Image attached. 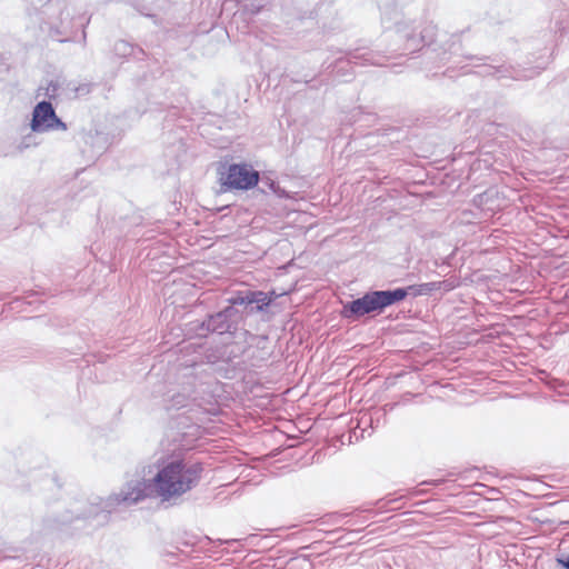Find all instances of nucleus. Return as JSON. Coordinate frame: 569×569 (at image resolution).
I'll return each mask as SVG.
<instances>
[{
    "label": "nucleus",
    "instance_id": "f257e3e1",
    "mask_svg": "<svg viewBox=\"0 0 569 569\" xmlns=\"http://www.w3.org/2000/svg\"><path fill=\"white\" fill-rule=\"evenodd\" d=\"M156 473L149 479L128 481L119 493L97 498L83 509H68L52 520L56 527L83 522V527L99 528L107 525L111 513L120 505L131 506L147 498L159 499L161 503L177 506L187 492L201 481L204 466L199 461H188L182 457H160L156 462Z\"/></svg>",
    "mask_w": 569,
    "mask_h": 569
},
{
    "label": "nucleus",
    "instance_id": "f03ea898",
    "mask_svg": "<svg viewBox=\"0 0 569 569\" xmlns=\"http://www.w3.org/2000/svg\"><path fill=\"white\" fill-rule=\"evenodd\" d=\"M457 40L456 34L440 33L437 24L425 16H415L407 23L398 24L393 51L419 59L421 70L437 76V70L458 53Z\"/></svg>",
    "mask_w": 569,
    "mask_h": 569
},
{
    "label": "nucleus",
    "instance_id": "7ed1b4c3",
    "mask_svg": "<svg viewBox=\"0 0 569 569\" xmlns=\"http://www.w3.org/2000/svg\"><path fill=\"white\" fill-rule=\"evenodd\" d=\"M553 18L555 29L547 27L539 30L537 37L525 40L519 48L511 40L505 44V59L500 61V80H528L547 69L551 61L556 33L562 34L569 30V9L559 10Z\"/></svg>",
    "mask_w": 569,
    "mask_h": 569
},
{
    "label": "nucleus",
    "instance_id": "20e7f679",
    "mask_svg": "<svg viewBox=\"0 0 569 569\" xmlns=\"http://www.w3.org/2000/svg\"><path fill=\"white\" fill-rule=\"evenodd\" d=\"M188 332L199 338L217 335L223 337L226 340H246L247 337L257 339V346L261 350V356L259 358H256L254 355L249 356L251 366L253 367H258L259 362L268 360L271 356V351L266 350L264 347L268 342V337H256L247 330L241 320L240 312H238L232 303H228L220 310L208 312L201 320L189 322Z\"/></svg>",
    "mask_w": 569,
    "mask_h": 569
},
{
    "label": "nucleus",
    "instance_id": "39448f33",
    "mask_svg": "<svg viewBox=\"0 0 569 569\" xmlns=\"http://www.w3.org/2000/svg\"><path fill=\"white\" fill-rule=\"evenodd\" d=\"M219 193L247 192L260 182V172L249 162H230L227 159L216 163Z\"/></svg>",
    "mask_w": 569,
    "mask_h": 569
},
{
    "label": "nucleus",
    "instance_id": "423d86ee",
    "mask_svg": "<svg viewBox=\"0 0 569 569\" xmlns=\"http://www.w3.org/2000/svg\"><path fill=\"white\" fill-rule=\"evenodd\" d=\"M383 56L367 48L348 50L332 62L322 63V73L333 81L349 82L353 79V66H383Z\"/></svg>",
    "mask_w": 569,
    "mask_h": 569
},
{
    "label": "nucleus",
    "instance_id": "0eeeda50",
    "mask_svg": "<svg viewBox=\"0 0 569 569\" xmlns=\"http://www.w3.org/2000/svg\"><path fill=\"white\" fill-rule=\"evenodd\" d=\"M412 4L417 9L425 11L423 0H379L381 24L385 29H395L398 32V24L407 23L411 18L413 10Z\"/></svg>",
    "mask_w": 569,
    "mask_h": 569
},
{
    "label": "nucleus",
    "instance_id": "6e6552de",
    "mask_svg": "<svg viewBox=\"0 0 569 569\" xmlns=\"http://www.w3.org/2000/svg\"><path fill=\"white\" fill-rule=\"evenodd\" d=\"M264 299V291L246 288L232 292L227 301L240 312L241 320L244 322L248 317L261 315L263 319L269 313L268 302Z\"/></svg>",
    "mask_w": 569,
    "mask_h": 569
},
{
    "label": "nucleus",
    "instance_id": "1a4fd4ad",
    "mask_svg": "<svg viewBox=\"0 0 569 569\" xmlns=\"http://www.w3.org/2000/svg\"><path fill=\"white\" fill-rule=\"evenodd\" d=\"M30 129L34 133L66 131L67 123L58 117L51 101H39L32 109Z\"/></svg>",
    "mask_w": 569,
    "mask_h": 569
},
{
    "label": "nucleus",
    "instance_id": "9d476101",
    "mask_svg": "<svg viewBox=\"0 0 569 569\" xmlns=\"http://www.w3.org/2000/svg\"><path fill=\"white\" fill-rule=\"evenodd\" d=\"M383 313L377 298L376 290H369L361 297L343 302L340 316L351 321L359 320L368 315L379 316Z\"/></svg>",
    "mask_w": 569,
    "mask_h": 569
},
{
    "label": "nucleus",
    "instance_id": "9b49d317",
    "mask_svg": "<svg viewBox=\"0 0 569 569\" xmlns=\"http://www.w3.org/2000/svg\"><path fill=\"white\" fill-rule=\"evenodd\" d=\"M112 52L116 58H119L122 61L133 60L137 62H142L148 59V54L143 48L123 39L117 40L114 42Z\"/></svg>",
    "mask_w": 569,
    "mask_h": 569
},
{
    "label": "nucleus",
    "instance_id": "f8f14e48",
    "mask_svg": "<svg viewBox=\"0 0 569 569\" xmlns=\"http://www.w3.org/2000/svg\"><path fill=\"white\" fill-rule=\"evenodd\" d=\"M198 392L196 390V378L192 377L187 382V387H183V391L172 395L170 399V408L181 409L189 407L191 402L197 401Z\"/></svg>",
    "mask_w": 569,
    "mask_h": 569
},
{
    "label": "nucleus",
    "instance_id": "ddd939ff",
    "mask_svg": "<svg viewBox=\"0 0 569 569\" xmlns=\"http://www.w3.org/2000/svg\"><path fill=\"white\" fill-rule=\"evenodd\" d=\"M520 322L519 318H510L508 316L500 315V355L506 352L503 348L512 349L516 343V339L512 337V333L509 331V327L513 326V322ZM500 367H503L502 358L500 357Z\"/></svg>",
    "mask_w": 569,
    "mask_h": 569
},
{
    "label": "nucleus",
    "instance_id": "4468645a",
    "mask_svg": "<svg viewBox=\"0 0 569 569\" xmlns=\"http://www.w3.org/2000/svg\"><path fill=\"white\" fill-rule=\"evenodd\" d=\"M516 141L513 139L507 140L506 142L500 141V180L502 179L501 174L507 173L502 168L513 169L516 167V162L518 161V153L513 149Z\"/></svg>",
    "mask_w": 569,
    "mask_h": 569
},
{
    "label": "nucleus",
    "instance_id": "2eb2a0df",
    "mask_svg": "<svg viewBox=\"0 0 569 569\" xmlns=\"http://www.w3.org/2000/svg\"><path fill=\"white\" fill-rule=\"evenodd\" d=\"M87 146H90V150H83V152H90L91 158H98L107 150V137L104 133L96 131L94 133H88L84 138Z\"/></svg>",
    "mask_w": 569,
    "mask_h": 569
},
{
    "label": "nucleus",
    "instance_id": "dca6fc26",
    "mask_svg": "<svg viewBox=\"0 0 569 569\" xmlns=\"http://www.w3.org/2000/svg\"><path fill=\"white\" fill-rule=\"evenodd\" d=\"M281 559L282 558H278L273 563L276 569H315L310 558L305 555H296L284 561Z\"/></svg>",
    "mask_w": 569,
    "mask_h": 569
},
{
    "label": "nucleus",
    "instance_id": "f3484780",
    "mask_svg": "<svg viewBox=\"0 0 569 569\" xmlns=\"http://www.w3.org/2000/svg\"><path fill=\"white\" fill-rule=\"evenodd\" d=\"M260 193H273L280 199H290L288 191L280 187L279 182L269 176H260V182L256 187Z\"/></svg>",
    "mask_w": 569,
    "mask_h": 569
},
{
    "label": "nucleus",
    "instance_id": "a211bd4d",
    "mask_svg": "<svg viewBox=\"0 0 569 569\" xmlns=\"http://www.w3.org/2000/svg\"><path fill=\"white\" fill-rule=\"evenodd\" d=\"M376 291L382 312H385L387 308L405 301L400 287Z\"/></svg>",
    "mask_w": 569,
    "mask_h": 569
},
{
    "label": "nucleus",
    "instance_id": "6ab92c4d",
    "mask_svg": "<svg viewBox=\"0 0 569 569\" xmlns=\"http://www.w3.org/2000/svg\"><path fill=\"white\" fill-rule=\"evenodd\" d=\"M375 431V427L372 426V418L369 417L367 411L360 412L357 418V425L353 428L350 440L355 438L358 440L359 438H365V433L367 432L370 436Z\"/></svg>",
    "mask_w": 569,
    "mask_h": 569
},
{
    "label": "nucleus",
    "instance_id": "aec40b11",
    "mask_svg": "<svg viewBox=\"0 0 569 569\" xmlns=\"http://www.w3.org/2000/svg\"><path fill=\"white\" fill-rule=\"evenodd\" d=\"M498 196V189L490 188L481 194H478L475 201L483 209L496 212L498 206L495 203V197Z\"/></svg>",
    "mask_w": 569,
    "mask_h": 569
},
{
    "label": "nucleus",
    "instance_id": "412c9836",
    "mask_svg": "<svg viewBox=\"0 0 569 569\" xmlns=\"http://www.w3.org/2000/svg\"><path fill=\"white\" fill-rule=\"evenodd\" d=\"M498 136V123L496 121H489L485 123L479 132V139L483 143L495 142Z\"/></svg>",
    "mask_w": 569,
    "mask_h": 569
},
{
    "label": "nucleus",
    "instance_id": "4be33fe9",
    "mask_svg": "<svg viewBox=\"0 0 569 569\" xmlns=\"http://www.w3.org/2000/svg\"><path fill=\"white\" fill-rule=\"evenodd\" d=\"M61 88V84L58 80H50L48 82V86L44 88V97L46 99H43L42 101H57V99L59 98V90Z\"/></svg>",
    "mask_w": 569,
    "mask_h": 569
},
{
    "label": "nucleus",
    "instance_id": "5701e85b",
    "mask_svg": "<svg viewBox=\"0 0 569 569\" xmlns=\"http://www.w3.org/2000/svg\"><path fill=\"white\" fill-rule=\"evenodd\" d=\"M37 133L30 132L21 137L20 141L16 144V150L18 152H23L24 150L36 147L39 142L37 141Z\"/></svg>",
    "mask_w": 569,
    "mask_h": 569
},
{
    "label": "nucleus",
    "instance_id": "b1692460",
    "mask_svg": "<svg viewBox=\"0 0 569 569\" xmlns=\"http://www.w3.org/2000/svg\"><path fill=\"white\" fill-rule=\"evenodd\" d=\"M367 412L369 417L372 418V426L375 427V430L386 425V409L371 408L370 410H367Z\"/></svg>",
    "mask_w": 569,
    "mask_h": 569
},
{
    "label": "nucleus",
    "instance_id": "393cba45",
    "mask_svg": "<svg viewBox=\"0 0 569 569\" xmlns=\"http://www.w3.org/2000/svg\"><path fill=\"white\" fill-rule=\"evenodd\" d=\"M126 232H127L126 226L121 224L120 227H118V226H116V221H113L111 226H108L103 230V233L108 238H113V239H117V240H119L123 234H126Z\"/></svg>",
    "mask_w": 569,
    "mask_h": 569
},
{
    "label": "nucleus",
    "instance_id": "a878e982",
    "mask_svg": "<svg viewBox=\"0 0 569 569\" xmlns=\"http://www.w3.org/2000/svg\"><path fill=\"white\" fill-rule=\"evenodd\" d=\"M400 290L402 291L403 300H406L408 297L417 298V297L423 296L422 290L420 288V283L400 287Z\"/></svg>",
    "mask_w": 569,
    "mask_h": 569
},
{
    "label": "nucleus",
    "instance_id": "bb28decb",
    "mask_svg": "<svg viewBox=\"0 0 569 569\" xmlns=\"http://www.w3.org/2000/svg\"><path fill=\"white\" fill-rule=\"evenodd\" d=\"M442 284H443V282L431 281V282L420 283V288L422 290L423 296H429L433 291L441 290Z\"/></svg>",
    "mask_w": 569,
    "mask_h": 569
},
{
    "label": "nucleus",
    "instance_id": "cd10ccee",
    "mask_svg": "<svg viewBox=\"0 0 569 569\" xmlns=\"http://www.w3.org/2000/svg\"><path fill=\"white\" fill-rule=\"evenodd\" d=\"M49 34L52 39H54L59 42L69 41V37H67V32L64 30H61L59 27L51 26Z\"/></svg>",
    "mask_w": 569,
    "mask_h": 569
},
{
    "label": "nucleus",
    "instance_id": "c85d7f7f",
    "mask_svg": "<svg viewBox=\"0 0 569 569\" xmlns=\"http://www.w3.org/2000/svg\"><path fill=\"white\" fill-rule=\"evenodd\" d=\"M403 495H399L398 492L389 493L383 499L379 501L380 508H386L388 505H391L396 501H399L403 498Z\"/></svg>",
    "mask_w": 569,
    "mask_h": 569
},
{
    "label": "nucleus",
    "instance_id": "c756f323",
    "mask_svg": "<svg viewBox=\"0 0 569 569\" xmlns=\"http://www.w3.org/2000/svg\"><path fill=\"white\" fill-rule=\"evenodd\" d=\"M286 292L278 293L274 289H271L269 291H264V301L268 302V311L270 310V307L274 303V301L282 297Z\"/></svg>",
    "mask_w": 569,
    "mask_h": 569
},
{
    "label": "nucleus",
    "instance_id": "7c9ffc66",
    "mask_svg": "<svg viewBox=\"0 0 569 569\" xmlns=\"http://www.w3.org/2000/svg\"><path fill=\"white\" fill-rule=\"evenodd\" d=\"M68 89L71 90L73 92V97H78L79 94H86V93H89V86L88 84H82V86H72L71 87V83H68Z\"/></svg>",
    "mask_w": 569,
    "mask_h": 569
},
{
    "label": "nucleus",
    "instance_id": "2f4dec72",
    "mask_svg": "<svg viewBox=\"0 0 569 569\" xmlns=\"http://www.w3.org/2000/svg\"><path fill=\"white\" fill-rule=\"evenodd\" d=\"M557 563L565 569H569V552L567 555H561L556 559Z\"/></svg>",
    "mask_w": 569,
    "mask_h": 569
},
{
    "label": "nucleus",
    "instance_id": "473e14b6",
    "mask_svg": "<svg viewBox=\"0 0 569 569\" xmlns=\"http://www.w3.org/2000/svg\"><path fill=\"white\" fill-rule=\"evenodd\" d=\"M72 200H73V198H71V199H64L63 201H61V199L59 198V199H58V203H57V209H62V210H64V207H66L67 202H68V201H72ZM50 210H56V208H51Z\"/></svg>",
    "mask_w": 569,
    "mask_h": 569
},
{
    "label": "nucleus",
    "instance_id": "72a5a7b5",
    "mask_svg": "<svg viewBox=\"0 0 569 569\" xmlns=\"http://www.w3.org/2000/svg\"><path fill=\"white\" fill-rule=\"evenodd\" d=\"M396 406H397V403L389 402V403L383 405L379 409H386V415H387L389 411H392Z\"/></svg>",
    "mask_w": 569,
    "mask_h": 569
},
{
    "label": "nucleus",
    "instance_id": "f704fd0d",
    "mask_svg": "<svg viewBox=\"0 0 569 569\" xmlns=\"http://www.w3.org/2000/svg\"><path fill=\"white\" fill-rule=\"evenodd\" d=\"M442 282H443V284H442L441 289H443V291H450L453 289V284L451 282H449L447 280H445Z\"/></svg>",
    "mask_w": 569,
    "mask_h": 569
},
{
    "label": "nucleus",
    "instance_id": "c9c22d12",
    "mask_svg": "<svg viewBox=\"0 0 569 569\" xmlns=\"http://www.w3.org/2000/svg\"><path fill=\"white\" fill-rule=\"evenodd\" d=\"M139 12H140L142 16L148 17V18H152V19H154V18L157 17V16H156L154 13H152V12L144 11V10H140V9H139Z\"/></svg>",
    "mask_w": 569,
    "mask_h": 569
},
{
    "label": "nucleus",
    "instance_id": "e433bc0d",
    "mask_svg": "<svg viewBox=\"0 0 569 569\" xmlns=\"http://www.w3.org/2000/svg\"><path fill=\"white\" fill-rule=\"evenodd\" d=\"M499 521H500V528H501L502 527L501 526L502 522H511V519L510 518H506V517H500Z\"/></svg>",
    "mask_w": 569,
    "mask_h": 569
},
{
    "label": "nucleus",
    "instance_id": "4c0bfd02",
    "mask_svg": "<svg viewBox=\"0 0 569 569\" xmlns=\"http://www.w3.org/2000/svg\"><path fill=\"white\" fill-rule=\"evenodd\" d=\"M496 71H497V68H496V67H489V68L487 69V74H493Z\"/></svg>",
    "mask_w": 569,
    "mask_h": 569
},
{
    "label": "nucleus",
    "instance_id": "58836bf2",
    "mask_svg": "<svg viewBox=\"0 0 569 569\" xmlns=\"http://www.w3.org/2000/svg\"><path fill=\"white\" fill-rule=\"evenodd\" d=\"M499 569H511V566L508 562L500 563Z\"/></svg>",
    "mask_w": 569,
    "mask_h": 569
},
{
    "label": "nucleus",
    "instance_id": "ea45409f",
    "mask_svg": "<svg viewBox=\"0 0 569 569\" xmlns=\"http://www.w3.org/2000/svg\"><path fill=\"white\" fill-rule=\"evenodd\" d=\"M386 131H387L386 134H390V133L398 132V129L397 128H390V129H387Z\"/></svg>",
    "mask_w": 569,
    "mask_h": 569
},
{
    "label": "nucleus",
    "instance_id": "a19ab883",
    "mask_svg": "<svg viewBox=\"0 0 569 569\" xmlns=\"http://www.w3.org/2000/svg\"><path fill=\"white\" fill-rule=\"evenodd\" d=\"M419 493H420V491H419V490H416V489H411V490L409 491V495H410V496H412V497H413V496H418Z\"/></svg>",
    "mask_w": 569,
    "mask_h": 569
},
{
    "label": "nucleus",
    "instance_id": "79ce46f5",
    "mask_svg": "<svg viewBox=\"0 0 569 569\" xmlns=\"http://www.w3.org/2000/svg\"><path fill=\"white\" fill-rule=\"evenodd\" d=\"M234 357H236V355L234 356L228 355L227 362H231Z\"/></svg>",
    "mask_w": 569,
    "mask_h": 569
},
{
    "label": "nucleus",
    "instance_id": "37998d69",
    "mask_svg": "<svg viewBox=\"0 0 569 569\" xmlns=\"http://www.w3.org/2000/svg\"><path fill=\"white\" fill-rule=\"evenodd\" d=\"M510 478L509 477H502L500 476V482L503 481V480H509Z\"/></svg>",
    "mask_w": 569,
    "mask_h": 569
},
{
    "label": "nucleus",
    "instance_id": "c03bdc74",
    "mask_svg": "<svg viewBox=\"0 0 569 569\" xmlns=\"http://www.w3.org/2000/svg\"><path fill=\"white\" fill-rule=\"evenodd\" d=\"M86 38H87V34H86V31L83 30V32H82V39H83V41H86Z\"/></svg>",
    "mask_w": 569,
    "mask_h": 569
}]
</instances>
